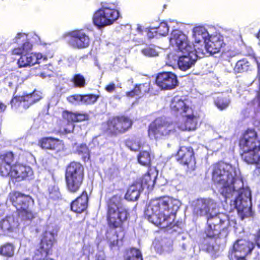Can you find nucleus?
<instances>
[{"label": "nucleus", "mask_w": 260, "mask_h": 260, "mask_svg": "<svg viewBox=\"0 0 260 260\" xmlns=\"http://www.w3.org/2000/svg\"><path fill=\"white\" fill-rule=\"evenodd\" d=\"M178 208V200L163 196L151 200L144 215L150 222L168 231L179 227V222L171 217V210H177Z\"/></svg>", "instance_id": "1"}, {"label": "nucleus", "mask_w": 260, "mask_h": 260, "mask_svg": "<svg viewBox=\"0 0 260 260\" xmlns=\"http://www.w3.org/2000/svg\"><path fill=\"white\" fill-rule=\"evenodd\" d=\"M211 175L212 181L220 186L219 191L225 200L243 186V179L238 175L236 168L223 161L212 165Z\"/></svg>", "instance_id": "2"}, {"label": "nucleus", "mask_w": 260, "mask_h": 260, "mask_svg": "<svg viewBox=\"0 0 260 260\" xmlns=\"http://www.w3.org/2000/svg\"><path fill=\"white\" fill-rule=\"evenodd\" d=\"M170 43L175 45L183 55L177 58V64L179 69L182 71H186L193 66L198 58H201L205 54L203 50L198 48L197 51L188 41L187 37L182 31L179 30H174L171 33Z\"/></svg>", "instance_id": "3"}, {"label": "nucleus", "mask_w": 260, "mask_h": 260, "mask_svg": "<svg viewBox=\"0 0 260 260\" xmlns=\"http://www.w3.org/2000/svg\"><path fill=\"white\" fill-rule=\"evenodd\" d=\"M15 42L19 44L18 47L12 50V53L15 55H21L17 61L18 66L27 67L40 63L41 60L47 59L40 53L30 52L32 50V43H38L40 38L35 34H25L18 33L15 38Z\"/></svg>", "instance_id": "4"}, {"label": "nucleus", "mask_w": 260, "mask_h": 260, "mask_svg": "<svg viewBox=\"0 0 260 260\" xmlns=\"http://www.w3.org/2000/svg\"><path fill=\"white\" fill-rule=\"evenodd\" d=\"M124 199L118 194L109 198L107 201L106 219L110 229H123L131 215L129 209L123 204Z\"/></svg>", "instance_id": "5"}, {"label": "nucleus", "mask_w": 260, "mask_h": 260, "mask_svg": "<svg viewBox=\"0 0 260 260\" xmlns=\"http://www.w3.org/2000/svg\"><path fill=\"white\" fill-rule=\"evenodd\" d=\"M242 159L249 164H256L260 168V140L254 129L248 128L239 140Z\"/></svg>", "instance_id": "6"}, {"label": "nucleus", "mask_w": 260, "mask_h": 260, "mask_svg": "<svg viewBox=\"0 0 260 260\" xmlns=\"http://www.w3.org/2000/svg\"><path fill=\"white\" fill-rule=\"evenodd\" d=\"M230 226L229 216L218 213L207 218L204 233L209 238L224 239L229 234Z\"/></svg>", "instance_id": "7"}, {"label": "nucleus", "mask_w": 260, "mask_h": 260, "mask_svg": "<svg viewBox=\"0 0 260 260\" xmlns=\"http://www.w3.org/2000/svg\"><path fill=\"white\" fill-rule=\"evenodd\" d=\"M8 200L15 208L17 215L23 220H31L35 217L31 209L35 202L30 196L14 190L9 192Z\"/></svg>", "instance_id": "8"}, {"label": "nucleus", "mask_w": 260, "mask_h": 260, "mask_svg": "<svg viewBox=\"0 0 260 260\" xmlns=\"http://www.w3.org/2000/svg\"><path fill=\"white\" fill-rule=\"evenodd\" d=\"M64 178L67 190L72 193H77L85 179L84 166L79 161H71L66 167Z\"/></svg>", "instance_id": "9"}, {"label": "nucleus", "mask_w": 260, "mask_h": 260, "mask_svg": "<svg viewBox=\"0 0 260 260\" xmlns=\"http://www.w3.org/2000/svg\"><path fill=\"white\" fill-rule=\"evenodd\" d=\"M133 124V120L125 115H115L108 118L102 124L103 132L110 137H116L128 131Z\"/></svg>", "instance_id": "10"}, {"label": "nucleus", "mask_w": 260, "mask_h": 260, "mask_svg": "<svg viewBox=\"0 0 260 260\" xmlns=\"http://www.w3.org/2000/svg\"><path fill=\"white\" fill-rule=\"evenodd\" d=\"M176 135V130L173 123L163 117H158L148 125V136L156 141L167 139Z\"/></svg>", "instance_id": "11"}, {"label": "nucleus", "mask_w": 260, "mask_h": 260, "mask_svg": "<svg viewBox=\"0 0 260 260\" xmlns=\"http://www.w3.org/2000/svg\"><path fill=\"white\" fill-rule=\"evenodd\" d=\"M204 48L206 52L209 54L221 51L223 58L234 55V52L229 49V46L224 42L223 36L217 32L210 34Z\"/></svg>", "instance_id": "12"}, {"label": "nucleus", "mask_w": 260, "mask_h": 260, "mask_svg": "<svg viewBox=\"0 0 260 260\" xmlns=\"http://www.w3.org/2000/svg\"><path fill=\"white\" fill-rule=\"evenodd\" d=\"M56 242L54 234L51 231L43 232L32 260H45L52 254V248Z\"/></svg>", "instance_id": "13"}, {"label": "nucleus", "mask_w": 260, "mask_h": 260, "mask_svg": "<svg viewBox=\"0 0 260 260\" xmlns=\"http://www.w3.org/2000/svg\"><path fill=\"white\" fill-rule=\"evenodd\" d=\"M237 192L239 194L234 201V205L238 211V215L242 219L252 216L250 191L243 186Z\"/></svg>", "instance_id": "14"}, {"label": "nucleus", "mask_w": 260, "mask_h": 260, "mask_svg": "<svg viewBox=\"0 0 260 260\" xmlns=\"http://www.w3.org/2000/svg\"><path fill=\"white\" fill-rule=\"evenodd\" d=\"M119 16L118 11L103 6L94 14L93 21L98 27H104L112 24Z\"/></svg>", "instance_id": "15"}, {"label": "nucleus", "mask_w": 260, "mask_h": 260, "mask_svg": "<svg viewBox=\"0 0 260 260\" xmlns=\"http://www.w3.org/2000/svg\"><path fill=\"white\" fill-rule=\"evenodd\" d=\"M43 98L42 92L35 89L31 92L24 93L21 95L14 96L10 101L12 108L22 107L26 110Z\"/></svg>", "instance_id": "16"}, {"label": "nucleus", "mask_w": 260, "mask_h": 260, "mask_svg": "<svg viewBox=\"0 0 260 260\" xmlns=\"http://www.w3.org/2000/svg\"><path fill=\"white\" fill-rule=\"evenodd\" d=\"M254 247V244L250 241L243 239H238L230 248L228 257L235 258V256L246 257L251 253Z\"/></svg>", "instance_id": "17"}, {"label": "nucleus", "mask_w": 260, "mask_h": 260, "mask_svg": "<svg viewBox=\"0 0 260 260\" xmlns=\"http://www.w3.org/2000/svg\"><path fill=\"white\" fill-rule=\"evenodd\" d=\"M176 159L181 165L187 168L188 171H194L196 168L194 152L191 146L180 147L177 154Z\"/></svg>", "instance_id": "18"}, {"label": "nucleus", "mask_w": 260, "mask_h": 260, "mask_svg": "<svg viewBox=\"0 0 260 260\" xmlns=\"http://www.w3.org/2000/svg\"><path fill=\"white\" fill-rule=\"evenodd\" d=\"M34 172L29 166L19 162H14L9 177L17 181L32 179Z\"/></svg>", "instance_id": "19"}, {"label": "nucleus", "mask_w": 260, "mask_h": 260, "mask_svg": "<svg viewBox=\"0 0 260 260\" xmlns=\"http://www.w3.org/2000/svg\"><path fill=\"white\" fill-rule=\"evenodd\" d=\"M213 201L208 198H199L194 202L192 208L193 215L196 218L206 217L213 215L211 213V208Z\"/></svg>", "instance_id": "20"}, {"label": "nucleus", "mask_w": 260, "mask_h": 260, "mask_svg": "<svg viewBox=\"0 0 260 260\" xmlns=\"http://www.w3.org/2000/svg\"><path fill=\"white\" fill-rule=\"evenodd\" d=\"M15 161V154L12 151H7L0 154V176L9 177Z\"/></svg>", "instance_id": "21"}, {"label": "nucleus", "mask_w": 260, "mask_h": 260, "mask_svg": "<svg viewBox=\"0 0 260 260\" xmlns=\"http://www.w3.org/2000/svg\"><path fill=\"white\" fill-rule=\"evenodd\" d=\"M20 223L13 215H7L0 221V232L4 235L16 233L19 229Z\"/></svg>", "instance_id": "22"}, {"label": "nucleus", "mask_w": 260, "mask_h": 260, "mask_svg": "<svg viewBox=\"0 0 260 260\" xmlns=\"http://www.w3.org/2000/svg\"><path fill=\"white\" fill-rule=\"evenodd\" d=\"M89 200L87 191L83 190L75 199L71 202V210L77 214L83 213L88 208Z\"/></svg>", "instance_id": "23"}, {"label": "nucleus", "mask_w": 260, "mask_h": 260, "mask_svg": "<svg viewBox=\"0 0 260 260\" xmlns=\"http://www.w3.org/2000/svg\"><path fill=\"white\" fill-rule=\"evenodd\" d=\"M39 145L42 149L53 151L55 153L63 150V144L62 141L51 137H43L40 139L39 141Z\"/></svg>", "instance_id": "24"}, {"label": "nucleus", "mask_w": 260, "mask_h": 260, "mask_svg": "<svg viewBox=\"0 0 260 260\" xmlns=\"http://www.w3.org/2000/svg\"><path fill=\"white\" fill-rule=\"evenodd\" d=\"M69 43L70 45L74 48H85L89 45L90 39L88 36L83 31H75L71 33Z\"/></svg>", "instance_id": "25"}, {"label": "nucleus", "mask_w": 260, "mask_h": 260, "mask_svg": "<svg viewBox=\"0 0 260 260\" xmlns=\"http://www.w3.org/2000/svg\"><path fill=\"white\" fill-rule=\"evenodd\" d=\"M186 99H183V96L178 95L174 96L170 102V108L174 114L186 113L189 111H192L191 107L186 105Z\"/></svg>", "instance_id": "26"}, {"label": "nucleus", "mask_w": 260, "mask_h": 260, "mask_svg": "<svg viewBox=\"0 0 260 260\" xmlns=\"http://www.w3.org/2000/svg\"><path fill=\"white\" fill-rule=\"evenodd\" d=\"M63 119L67 121L66 125H61L59 131L62 134H67L72 133L75 127L74 123H75L76 112L63 110L61 114Z\"/></svg>", "instance_id": "27"}, {"label": "nucleus", "mask_w": 260, "mask_h": 260, "mask_svg": "<svg viewBox=\"0 0 260 260\" xmlns=\"http://www.w3.org/2000/svg\"><path fill=\"white\" fill-rule=\"evenodd\" d=\"M210 35V32L204 26H197L193 29V36L196 43H203L205 45Z\"/></svg>", "instance_id": "28"}, {"label": "nucleus", "mask_w": 260, "mask_h": 260, "mask_svg": "<svg viewBox=\"0 0 260 260\" xmlns=\"http://www.w3.org/2000/svg\"><path fill=\"white\" fill-rule=\"evenodd\" d=\"M149 91V82H145L136 84L131 91L126 92V95L129 98H134L136 95L145 94Z\"/></svg>", "instance_id": "29"}, {"label": "nucleus", "mask_w": 260, "mask_h": 260, "mask_svg": "<svg viewBox=\"0 0 260 260\" xmlns=\"http://www.w3.org/2000/svg\"><path fill=\"white\" fill-rule=\"evenodd\" d=\"M140 185L134 183L130 185L124 196V198L129 201H135L138 199L140 195Z\"/></svg>", "instance_id": "30"}, {"label": "nucleus", "mask_w": 260, "mask_h": 260, "mask_svg": "<svg viewBox=\"0 0 260 260\" xmlns=\"http://www.w3.org/2000/svg\"><path fill=\"white\" fill-rule=\"evenodd\" d=\"M199 119L200 116L197 114H194L193 112L190 114L185 115L184 121L185 129L189 131L195 130Z\"/></svg>", "instance_id": "31"}, {"label": "nucleus", "mask_w": 260, "mask_h": 260, "mask_svg": "<svg viewBox=\"0 0 260 260\" xmlns=\"http://www.w3.org/2000/svg\"><path fill=\"white\" fill-rule=\"evenodd\" d=\"M156 176L147 172L142 177L141 180V185L147 189H151L154 187L155 182Z\"/></svg>", "instance_id": "32"}, {"label": "nucleus", "mask_w": 260, "mask_h": 260, "mask_svg": "<svg viewBox=\"0 0 260 260\" xmlns=\"http://www.w3.org/2000/svg\"><path fill=\"white\" fill-rule=\"evenodd\" d=\"M15 246L10 242H6L0 245V255L10 258L14 255Z\"/></svg>", "instance_id": "33"}, {"label": "nucleus", "mask_w": 260, "mask_h": 260, "mask_svg": "<svg viewBox=\"0 0 260 260\" xmlns=\"http://www.w3.org/2000/svg\"><path fill=\"white\" fill-rule=\"evenodd\" d=\"M124 260H143L141 251L136 248L131 247L125 251Z\"/></svg>", "instance_id": "34"}, {"label": "nucleus", "mask_w": 260, "mask_h": 260, "mask_svg": "<svg viewBox=\"0 0 260 260\" xmlns=\"http://www.w3.org/2000/svg\"><path fill=\"white\" fill-rule=\"evenodd\" d=\"M125 146L131 150L137 151L142 146V144L139 139L136 137L129 138L124 141Z\"/></svg>", "instance_id": "35"}, {"label": "nucleus", "mask_w": 260, "mask_h": 260, "mask_svg": "<svg viewBox=\"0 0 260 260\" xmlns=\"http://www.w3.org/2000/svg\"><path fill=\"white\" fill-rule=\"evenodd\" d=\"M137 158L139 163L141 165L146 167H150L151 165V159L149 152L146 150L140 151Z\"/></svg>", "instance_id": "36"}, {"label": "nucleus", "mask_w": 260, "mask_h": 260, "mask_svg": "<svg viewBox=\"0 0 260 260\" xmlns=\"http://www.w3.org/2000/svg\"><path fill=\"white\" fill-rule=\"evenodd\" d=\"M76 153L81 156L82 160L87 162L90 159V151L86 144H82L78 146L76 148Z\"/></svg>", "instance_id": "37"}, {"label": "nucleus", "mask_w": 260, "mask_h": 260, "mask_svg": "<svg viewBox=\"0 0 260 260\" xmlns=\"http://www.w3.org/2000/svg\"><path fill=\"white\" fill-rule=\"evenodd\" d=\"M155 81H178L176 76L171 72L159 73L155 77Z\"/></svg>", "instance_id": "38"}, {"label": "nucleus", "mask_w": 260, "mask_h": 260, "mask_svg": "<svg viewBox=\"0 0 260 260\" xmlns=\"http://www.w3.org/2000/svg\"><path fill=\"white\" fill-rule=\"evenodd\" d=\"M250 69V63L246 59H243L237 61L234 68V71L237 73H242L247 72Z\"/></svg>", "instance_id": "39"}, {"label": "nucleus", "mask_w": 260, "mask_h": 260, "mask_svg": "<svg viewBox=\"0 0 260 260\" xmlns=\"http://www.w3.org/2000/svg\"><path fill=\"white\" fill-rule=\"evenodd\" d=\"M100 97L99 94H82V104L89 105L94 104Z\"/></svg>", "instance_id": "40"}, {"label": "nucleus", "mask_w": 260, "mask_h": 260, "mask_svg": "<svg viewBox=\"0 0 260 260\" xmlns=\"http://www.w3.org/2000/svg\"><path fill=\"white\" fill-rule=\"evenodd\" d=\"M179 82H153L154 85L158 87L160 90H170L178 86Z\"/></svg>", "instance_id": "41"}, {"label": "nucleus", "mask_w": 260, "mask_h": 260, "mask_svg": "<svg viewBox=\"0 0 260 260\" xmlns=\"http://www.w3.org/2000/svg\"><path fill=\"white\" fill-rule=\"evenodd\" d=\"M67 101L72 105H79L82 104V94H74L67 98Z\"/></svg>", "instance_id": "42"}, {"label": "nucleus", "mask_w": 260, "mask_h": 260, "mask_svg": "<svg viewBox=\"0 0 260 260\" xmlns=\"http://www.w3.org/2000/svg\"><path fill=\"white\" fill-rule=\"evenodd\" d=\"M229 103L227 99L222 96H218L214 101L215 105L220 110L225 109L229 106Z\"/></svg>", "instance_id": "43"}, {"label": "nucleus", "mask_w": 260, "mask_h": 260, "mask_svg": "<svg viewBox=\"0 0 260 260\" xmlns=\"http://www.w3.org/2000/svg\"><path fill=\"white\" fill-rule=\"evenodd\" d=\"M141 53L147 57H154L158 55V52L153 46H147L142 49Z\"/></svg>", "instance_id": "44"}, {"label": "nucleus", "mask_w": 260, "mask_h": 260, "mask_svg": "<svg viewBox=\"0 0 260 260\" xmlns=\"http://www.w3.org/2000/svg\"><path fill=\"white\" fill-rule=\"evenodd\" d=\"M156 31V32L158 33L161 36H166L168 34L169 30V26L168 25L167 23L163 22H161L159 26L155 28Z\"/></svg>", "instance_id": "45"}, {"label": "nucleus", "mask_w": 260, "mask_h": 260, "mask_svg": "<svg viewBox=\"0 0 260 260\" xmlns=\"http://www.w3.org/2000/svg\"><path fill=\"white\" fill-rule=\"evenodd\" d=\"M89 115L87 113L76 112L75 122L88 120Z\"/></svg>", "instance_id": "46"}, {"label": "nucleus", "mask_w": 260, "mask_h": 260, "mask_svg": "<svg viewBox=\"0 0 260 260\" xmlns=\"http://www.w3.org/2000/svg\"><path fill=\"white\" fill-rule=\"evenodd\" d=\"M122 239H119L118 238V236L116 235V239L112 240L111 239H109V244L111 248H113L116 246H119V243L120 241H121Z\"/></svg>", "instance_id": "47"}, {"label": "nucleus", "mask_w": 260, "mask_h": 260, "mask_svg": "<svg viewBox=\"0 0 260 260\" xmlns=\"http://www.w3.org/2000/svg\"><path fill=\"white\" fill-rule=\"evenodd\" d=\"M255 242L258 248H260V229L258 230L255 235Z\"/></svg>", "instance_id": "48"}, {"label": "nucleus", "mask_w": 260, "mask_h": 260, "mask_svg": "<svg viewBox=\"0 0 260 260\" xmlns=\"http://www.w3.org/2000/svg\"><path fill=\"white\" fill-rule=\"evenodd\" d=\"M71 81H85V79L83 76L80 74H77L75 75L73 78L72 79Z\"/></svg>", "instance_id": "49"}, {"label": "nucleus", "mask_w": 260, "mask_h": 260, "mask_svg": "<svg viewBox=\"0 0 260 260\" xmlns=\"http://www.w3.org/2000/svg\"><path fill=\"white\" fill-rule=\"evenodd\" d=\"M115 86L113 83L107 85L105 87L106 90L109 92H113L115 90Z\"/></svg>", "instance_id": "50"}, {"label": "nucleus", "mask_w": 260, "mask_h": 260, "mask_svg": "<svg viewBox=\"0 0 260 260\" xmlns=\"http://www.w3.org/2000/svg\"><path fill=\"white\" fill-rule=\"evenodd\" d=\"M86 82H74V87L82 88L85 86Z\"/></svg>", "instance_id": "51"}, {"label": "nucleus", "mask_w": 260, "mask_h": 260, "mask_svg": "<svg viewBox=\"0 0 260 260\" xmlns=\"http://www.w3.org/2000/svg\"><path fill=\"white\" fill-rule=\"evenodd\" d=\"M207 249L208 251L215 252L217 249L215 248V246L213 245H208L207 247Z\"/></svg>", "instance_id": "52"}, {"label": "nucleus", "mask_w": 260, "mask_h": 260, "mask_svg": "<svg viewBox=\"0 0 260 260\" xmlns=\"http://www.w3.org/2000/svg\"><path fill=\"white\" fill-rule=\"evenodd\" d=\"M230 260H246L245 257L235 256V258H229Z\"/></svg>", "instance_id": "53"}, {"label": "nucleus", "mask_w": 260, "mask_h": 260, "mask_svg": "<svg viewBox=\"0 0 260 260\" xmlns=\"http://www.w3.org/2000/svg\"><path fill=\"white\" fill-rule=\"evenodd\" d=\"M50 75H47L45 73H42L40 75V76L42 77L43 79L46 78L47 76H50Z\"/></svg>", "instance_id": "54"}, {"label": "nucleus", "mask_w": 260, "mask_h": 260, "mask_svg": "<svg viewBox=\"0 0 260 260\" xmlns=\"http://www.w3.org/2000/svg\"><path fill=\"white\" fill-rule=\"evenodd\" d=\"M137 30L138 32H142V28H141V27L140 25H138Z\"/></svg>", "instance_id": "55"}, {"label": "nucleus", "mask_w": 260, "mask_h": 260, "mask_svg": "<svg viewBox=\"0 0 260 260\" xmlns=\"http://www.w3.org/2000/svg\"><path fill=\"white\" fill-rule=\"evenodd\" d=\"M95 260H106L105 258L102 256H99Z\"/></svg>", "instance_id": "56"}, {"label": "nucleus", "mask_w": 260, "mask_h": 260, "mask_svg": "<svg viewBox=\"0 0 260 260\" xmlns=\"http://www.w3.org/2000/svg\"><path fill=\"white\" fill-rule=\"evenodd\" d=\"M257 37L259 40L258 44H259V45H260V30H259L258 34H257Z\"/></svg>", "instance_id": "57"}, {"label": "nucleus", "mask_w": 260, "mask_h": 260, "mask_svg": "<svg viewBox=\"0 0 260 260\" xmlns=\"http://www.w3.org/2000/svg\"><path fill=\"white\" fill-rule=\"evenodd\" d=\"M18 74H19V73L18 72H16V73H14V75H12V77L13 76H14V77H17L18 76Z\"/></svg>", "instance_id": "58"}, {"label": "nucleus", "mask_w": 260, "mask_h": 260, "mask_svg": "<svg viewBox=\"0 0 260 260\" xmlns=\"http://www.w3.org/2000/svg\"><path fill=\"white\" fill-rule=\"evenodd\" d=\"M125 27H127V29H130L131 28V25H129V24H127L125 26Z\"/></svg>", "instance_id": "59"}, {"label": "nucleus", "mask_w": 260, "mask_h": 260, "mask_svg": "<svg viewBox=\"0 0 260 260\" xmlns=\"http://www.w3.org/2000/svg\"><path fill=\"white\" fill-rule=\"evenodd\" d=\"M257 78L258 81H260V76L258 75V74L257 76Z\"/></svg>", "instance_id": "60"}, {"label": "nucleus", "mask_w": 260, "mask_h": 260, "mask_svg": "<svg viewBox=\"0 0 260 260\" xmlns=\"http://www.w3.org/2000/svg\"><path fill=\"white\" fill-rule=\"evenodd\" d=\"M45 260H53L52 258H48V257L46 258Z\"/></svg>", "instance_id": "61"}]
</instances>
